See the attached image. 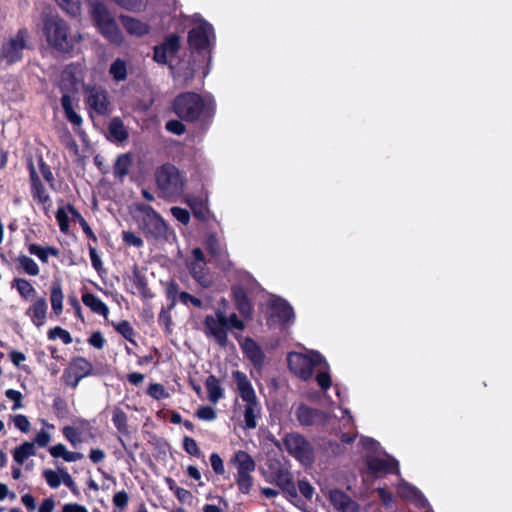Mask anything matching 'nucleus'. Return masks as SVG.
<instances>
[{
	"label": "nucleus",
	"instance_id": "f257e3e1",
	"mask_svg": "<svg viewBox=\"0 0 512 512\" xmlns=\"http://www.w3.org/2000/svg\"><path fill=\"white\" fill-rule=\"evenodd\" d=\"M171 109L181 120L198 123V130L206 133L215 117L216 102L210 94L202 96L199 93L187 91L178 94L173 99Z\"/></svg>",
	"mask_w": 512,
	"mask_h": 512
},
{
	"label": "nucleus",
	"instance_id": "f03ea898",
	"mask_svg": "<svg viewBox=\"0 0 512 512\" xmlns=\"http://www.w3.org/2000/svg\"><path fill=\"white\" fill-rule=\"evenodd\" d=\"M187 43L192 55L201 58L199 63L194 60L183 70L185 80H191L201 70L203 77L210 73L212 54L216 45V34L213 25L203 21L202 26L192 27L187 34Z\"/></svg>",
	"mask_w": 512,
	"mask_h": 512
},
{
	"label": "nucleus",
	"instance_id": "7ed1b4c3",
	"mask_svg": "<svg viewBox=\"0 0 512 512\" xmlns=\"http://www.w3.org/2000/svg\"><path fill=\"white\" fill-rule=\"evenodd\" d=\"M89 12L99 33L111 44L120 46L123 34L106 4L100 0H88Z\"/></svg>",
	"mask_w": 512,
	"mask_h": 512
},
{
	"label": "nucleus",
	"instance_id": "20e7f679",
	"mask_svg": "<svg viewBox=\"0 0 512 512\" xmlns=\"http://www.w3.org/2000/svg\"><path fill=\"white\" fill-rule=\"evenodd\" d=\"M135 210L141 213L139 228L147 239L155 241H169L175 238V233L170 229L163 217L150 205L138 203Z\"/></svg>",
	"mask_w": 512,
	"mask_h": 512
},
{
	"label": "nucleus",
	"instance_id": "39448f33",
	"mask_svg": "<svg viewBox=\"0 0 512 512\" xmlns=\"http://www.w3.org/2000/svg\"><path fill=\"white\" fill-rule=\"evenodd\" d=\"M287 362L291 373L303 381L312 378L316 367L325 366L328 368L325 357L315 350H311L307 354L290 352L287 356Z\"/></svg>",
	"mask_w": 512,
	"mask_h": 512
},
{
	"label": "nucleus",
	"instance_id": "423d86ee",
	"mask_svg": "<svg viewBox=\"0 0 512 512\" xmlns=\"http://www.w3.org/2000/svg\"><path fill=\"white\" fill-rule=\"evenodd\" d=\"M42 31L50 47L58 52L64 49V20L52 7H45L42 12Z\"/></svg>",
	"mask_w": 512,
	"mask_h": 512
},
{
	"label": "nucleus",
	"instance_id": "0eeeda50",
	"mask_svg": "<svg viewBox=\"0 0 512 512\" xmlns=\"http://www.w3.org/2000/svg\"><path fill=\"white\" fill-rule=\"evenodd\" d=\"M155 180L165 197L179 196L183 193L185 180L179 169L171 163H165L157 169Z\"/></svg>",
	"mask_w": 512,
	"mask_h": 512
},
{
	"label": "nucleus",
	"instance_id": "6e6552de",
	"mask_svg": "<svg viewBox=\"0 0 512 512\" xmlns=\"http://www.w3.org/2000/svg\"><path fill=\"white\" fill-rule=\"evenodd\" d=\"M287 453L303 466H311L315 461L313 445L302 434L290 432L282 439Z\"/></svg>",
	"mask_w": 512,
	"mask_h": 512
},
{
	"label": "nucleus",
	"instance_id": "1a4fd4ad",
	"mask_svg": "<svg viewBox=\"0 0 512 512\" xmlns=\"http://www.w3.org/2000/svg\"><path fill=\"white\" fill-rule=\"evenodd\" d=\"M29 33L26 28L18 30L15 37L3 43L0 51V59L6 64L12 65L20 61L23 57V51L27 48V39Z\"/></svg>",
	"mask_w": 512,
	"mask_h": 512
},
{
	"label": "nucleus",
	"instance_id": "9d476101",
	"mask_svg": "<svg viewBox=\"0 0 512 512\" xmlns=\"http://www.w3.org/2000/svg\"><path fill=\"white\" fill-rule=\"evenodd\" d=\"M385 458L378 455L367 454L365 457V464L370 474H394L400 476L399 461L386 451L382 453Z\"/></svg>",
	"mask_w": 512,
	"mask_h": 512
},
{
	"label": "nucleus",
	"instance_id": "9b49d317",
	"mask_svg": "<svg viewBox=\"0 0 512 512\" xmlns=\"http://www.w3.org/2000/svg\"><path fill=\"white\" fill-rule=\"evenodd\" d=\"M99 374L84 357L73 358L66 369V386L75 388L83 378Z\"/></svg>",
	"mask_w": 512,
	"mask_h": 512
},
{
	"label": "nucleus",
	"instance_id": "f8f14e48",
	"mask_svg": "<svg viewBox=\"0 0 512 512\" xmlns=\"http://www.w3.org/2000/svg\"><path fill=\"white\" fill-rule=\"evenodd\" d=\"M267 307L270 319H276L282 326H290L295 321V312L292 305L280 296H273L269 299Z\"/></svg>",
	"mask_w": 512,
	"mask_h": 512
},
{
	"label": "nucleus",
	"instance_id": "ddd939ff",
	"mask_svg": "<svg viewBox=\"0 0 512 512\" xmlns=\"http://www.w3.org/2000/svg\"><path fill=\"white\" fill-rule=\"evenodd\" d=\"M181 48V37L177 33H170L164 41L153 47V60L160 65H172L168 61V57H174Z\"/></svg>",
	"mask_w": 512,
	"mask_h": 512
},
{
	"label": "nucleus",
	"instance_id": "4468645a",
	"mask_svg": "<svg viewBox=\"0 0 512 512\" xmlns=\"http://www.w3.org/2000/svg\"><path fill=\"white\" fill-rule=\"evenodd\" d=\"M86 104L91 110L100 116H106L111 113L108 92L100 86H87Z\"/></svg>",
	"mask_w": 512,
	"mask_h": 512
},
{
	"label": "nucleus",
	"instance_id": "2eb2a0df",
	"mask_svg": "<svg viewBox=\"0 0 512 512\" xmlns=\"http://www.w3.org/2000/svg\"><path fill=\"white\" fill-rule=\"evenodd\" d=\"M397 492L402 499L412 502L417 508L431 510V505L422 491L405 479L400 478Z\"/></svg>",
	"mask_w": 512,
	"mask_h": 512
},
{
	"label": "nucleus",
	"instance_id": "dca6fc26",
	"mask_svg": "<svg viewBox=\"0 0 512 512\" xmlns=\"http://www.w3.org/2000/svg\"><path fill=\"white\" fill-rule=\"evenodd\" d=\"M295 417L302 427H311L327 421V413L321 409L313 408L300 403L295 409Z\"/></svg>",
	"mask_w": 512,
	"mask_h": 512
},
{
	"label": "nucleus",
	"instance_id": "f3484780",
	"mask_svg": "<svg viewBox=\"0 0 512 512\" xmlns=\"http://www.w3.org/2000/svg\"><path fill=\"white\" fill-rule=\"evenodd\" d=\"M204 246L208 253L222 264L224 270L233 267L232 261L228 258V252L224 249L215 232H208L204 240Z\"/></svg>",
	"mask_w": 512,
	"mask_h": 512
},
{
	"label": "nucleus",
	"instance_id": "a211bd4d",
	"mask_svg": "<svg viewBox=\"0 0 512 512\" xmlns=\"http://www.w3.org/2000/svg\"><path fill=\"white\" fill-rule=\"evenodd\" d=\"M240 347L244 356L251 362L255 369H263L266 355L257 341L251 337H245L244 340L240 342Z\"/></svg>",
	"mask_w": 512,
	"mask_h": 512
},
{
	"label": "nucleus",
	"instance_id": "6ab92c4d",
	"mask_svg": "<svg viewBox=\"0 0 512 512\" xmlns=\"http://www.w3.org/2000/svg\"><path fill=\"white\" fill-rule=\"evenodd\" d=\"M327 497L338 512H359V504L341 489H329Z\"/></svg>",
	"mask_w": 512,
	"mask_h": 512
},
{
	"label": "nucleus",
	"instance_id": "aec40b11",
	"mask_svg": "<svg viewBox=\"0 0 512 512\" xmlns=\"http://www.w3.org/2000/svg\"><path fill=\"white\" fill-rule=\"evenodd\" d=\"M204 328L205 334L211 336L221 348L227 347L229 327L226 324L214 320L212 315H207L204 319Z\"/></svg>",
	"mask_w": 512,
	"mask_h": 512
},
{
	"label": "nucleus",
	"instance_id": "412c9836",
	"mask_svg": "<svg viewBox=\"0 0 512 512\" xmlns=\"http://www.w3.org/2000/svg\"><path fill=\"white\" fill-rule=\"evenodd\" d=\"M232 377L236 383L239 396L245 404L259 402L252 383L244 372L235 370L232 372Z\"/></svg>",
	"mask_w": 512,
	"mask_h": 512
},
{
	"label": "nucleus",
	"instance_id": "4be33fe9",
	"mask_svg": "<svg viewBox=\"0 0 512 512\" xmlns=\"http://www.w3.org/2000/svg\"><path fill=\"white\" fill-rule=\"evenodd\" d=\"M231 296L234 305L240 315L245 319H251L253 313V305L242 285H234L231 287Z\"/></svg>",
	"mask_w": 512,
	"mask_h": 512
},
{
	"label": "nucleus",
	"instance_id": "5701e85b",
	"mask_svg": "<svg viewBox=\"0 0 512 512\" xmlns=\"http://www.w3.org/2000/svg\"><path fill=\"white\" fill-rule=\"evenodd\" d=\"M119 19L123 28L130 36L140 38L150 33L149 24L138 18L122 14Z\"/></svg>",
	"mask_w": 512,
	"mask_h": 512
},
{
	"label": "nucleus",
	"instance_id": "b1692460",
	"mask_svg": "<svg viewBox=\"0 0 512 512\" xmlns=\"http://www.w3.org/2000/svg\"><path fill=\"white\" fill-rule=\"evenodd\" d=\"M188 205L193 213V216L202 222L213 220L218 223L215 215L210 211L206 201L201 198H192L188 200Z\"/></svg>",
	"mask_w": 512,
	"mask_h": 512
},
{
	"label": "nucleus",
	"instance_id": "393cba45",
	"mask_svg": "<svg viewBox=\"0 0 512 512\" xmlns=\"http://www.w3.org/2000/svg\"><path fill=\"white\" fill-rule=\"evenodd\" d=\"M275 484L281 488L290 498H297L298 493L291 474L280 468L275 472Z\"/></svg>",
	"mask_w": 512,
	"mask_h": 512
},
{
	"label": "nucleus",
	"instance_id": "a878e982",
	"mask_svg": "<svg viewBox=\"0 0 512 512\" xmlns=\"http://www.w3.org/2000/svg\"><path fill=\"white\" fill-rule=\"evenodd\" d=\"M129 137L128 130L126 129L120 117H114L108 124V139L112 142L122 143Z\"/></svg>",
	"mask_w": 512,
	"mask_h": 512
},
{
	"label": "nucleus",
	"instance_id": "bb28decb",
	"mask_svg": "<svg viewBox=\"0 0 512 512\" xmlns=\"http://www.w3.org/2000/svg\"><path fill=\"white\" fill-rule=\"evenodd\" d=\"M232 462L237 468V474L251 473L256 467V463L252 456L243 450H239L234 454Z\"/></svg>",
	"mask_w": 512,
	"mask_h": 512
},
{
	"label": "nucleus",
	"instance_id": "cd10ccee",
	"mask_svg": "<svg viewBox=\"0 0 512 512\" xmlns=\"http://www.w3.org/2000/svg\"><path fill=\"white\" fill-rule=\"evenodd\" d=\"M28 168L30 171V180L32 185V195L34 199H37L41 203H45L48 199V195L45 192L44 187L41 184V181L37 175L35 166L32 160L28 161Z\"/></svg>",
	"mask_w": 512,
	"mask_h": 512
},
{
	"label": "nucleus",
	"instance_id": "c85d7f7f",
	"mask_svg": "<svg viewBox=\"0 0 512 512\" xmlns=\"http://www.w3.org/2000/svg\"><path fill=\"white\" fill-rule=\"evenodd\" d=\"M82 302L89 307L92 312L107 317L109 314L108 306L95 294L86 292L82 295Z\"/></svg>",
	"mask_w": 512,
	"mask_h": 512
},
{
	"label": "nucleus",
	"instance_id": "c756f323",
	"mask_svg": "<svg viewBox=\"0 0 512 512\" xmlns=\"http://www.w3.org/2000/svg\"><path fill=\"white\" fill-rule=\"evenodd\" d=\"M66 120L72 123L75 128V132L79 134L82 141L86 143L88 141L87 134L81 129L82 117L72 107L70 96L66 94Z\"/></svg>",
	"mask_w": 512,
	"mask_h": 512
},
{
	"label": "nucleus",
	"instance_id": "7c9ffc66",
	"mask_svg": "<svg viewBox=\"0 0 512 512\" xmlns=\"http://www.w3.org/2000/svg\"><path fill=\"white\" fill-rule=\"evenodd\" d=\"M205 387L210 402L215 404L224 397V389L221 386L220 380L215 375L211 374L206 378Z\"/></svg>",
	"mask_w": 512,
	"mask_h": 512
},
{
	"label": "nucleus",
	"instance_id": "2f4dec72",
	"mask_svg": "<svg viewBox=\"0 0 512 512\" xmlns=\"http://www.w3.org/2000/svg\"><path fill=\"white\" fill-rule=\"evenodd\" d=\"M261 405L259 402L245 404L244 407V423L246 429H255L257 427V419L260 417Z\"/></svg>",
	"mask_w": 512,
	"mask_h": 512
},
{
	"label": "nucleus",
	"instance_id": "473e14b6",
	"mask_svg": "<svg viewBox=\"0 0 512 512\" xmlns=\"http://www.w3.org/2000/svg\"><path fill=\"white\" fill-rule=\"evenodd\" d=\"M88 430V423L84 420L79 421L77 426L66 425V440H68L74 448L83 442L82 434Z\"/></svg>",
	"mask_w": 512,
	"mask_h": 512
},
{
	"label": "nucleus",
	"instance_id": "72a5a7b5",
	"mask_svg": "<svg viewBox=\"0 0 512 512\" xmlns=\"http://www.w3.org/2000/svg\"><path fill=\"white\" fill-rule=\"evenodd\" d=\"M112 423L115 426L118 433L120 434L119 437L130 436V431L128 427V417L127 414L121 408L115 407L113 409Z\"/></svg>",
	"mask_w": 512,
	"mask_h": 512
},
{
	"label": "nucleus",
	"instance_id": "f704fd0d",
	"mask_svg": "<svg viewBox=\"0 0 512 512\" xmlns=\"http://www.w3.org/2000/svg\"><path fill=\"white\" fill-rule=\"evenodd\" d=\"M206 263H190L188 266L189 273L192 278L203 288H208L211 281L206 275Z\"/></svg>",
	"mask_w": 512,
	"mask_h": 512
},
{
	"label": "nucleus",
	"instance_id": "c9c22d12",
	"mask_svg": "<svg viewBox=\"0 0 512 512\" xmlns=\"http://www.w3.org/2000/svg\"><path fill=\"white\" fill-rule=\"evenodd\" d=\"M132 159L130 154L125 153L117 157L113 167V174L115 178L123 179L129 172Z\"/></svg>",
	"mask_w": 512,
	"mask_h": 512
},
{
	"label": "nucleus",
	"instance_id": "e433bc0d",
	"mask_svg": "<svg viewBox=\"0 0 512 512\" xmlns=\"http://www.w3.org/2000/svg\"><path fill=\"white\" fill-rule=\"evenodd\" d=\"M30 310L32 312L31 318L33 323L38 327L43 325L47 313L46 300L44 298L36 300V302L33 304Z\"/></svg>",
	"mask_w": 512,
	"mask_h": 512
},
{
	"label": "nucleus",
	"instance_id": "4c0bfd02",
	"mask_svg": "<svg viewBox=\"0 0 512 512\" xmlns=\"http://www.w3.org/2000/svg\"><path fill=\"white\" fill-rule=\"evenodd\" d=\"M109 74L116 82H122L127 78V63L121 58H116L109 67Z\"/></svg>",
	"mask_w": 512,
	"mask_h": 512
},
{
	"label": "nucleus",
	"instance_id": "58836bf2",
	"mask_svg": "<svg viewBox=\"0 0 512 512\" xmlns=\"http://www.w3.org/2000/svg\"><path fill=\"white\" fill-rule=\"evenodd\" d=\"M35 454V446L31 442H24L21 446L14 450V460L22 465L26 459Z\"/></svg>",
	"mask_w": 512,
	"mask_h": 512
},
{
	"label": "nucleus",
	"instance_id": "ea45409f",
	"mask_svg": "<svg viewBox=\"0 0 512 512\" xmlns=\"http://www.w3.org/2000/svg\"><path fill=\"white\" fill-rule=\"evenodd\" d=\"M132 281L140 295L144 298L150 297L149 288L146 276L142 274L137 267L134 268L132 273Z\"/></svg>",
	"mask_w": 512,
	"mask_h": 512
},
{
	"label": "nucleus",
	"instance_id": "a19ab883",
	"mask_svg": "<svg viewBox=\"0 0 512 512\" xmlns=\"http://www.w3.org/2000/svg\"><path fill=\"white\" fill-rule=\"evenodd\" d=\"M114 329L126 340L132 344H136L134 340L135 331L127 320H121L118 323H113Z\"/></svg>",
	"mask_w": 512,
	"mask_h": 512
},
{
	"label": "nucleus",
	"instance_id": "79ce46f5",
	"mask_svg": "<svg viewBox=\"0 0 512 512\" xmlns=\"http://www.w3.org/2000/svg\"><path fill=\"white\" fill-rule=\"evenodd\" d=\"M18 263L27 274L31 276L39 274V267L32 258L26 255H21L18 257Z\"/></svg>",
	"mask_w": 512,
	"mask_h": 512
},
{
	"label": "nucleus",
	"instance_id": "37998d69",
	"mask_svg": "<svg viewBox=\"0 0 512 512\" xmlns=\"http://www.w3.org/2000/svg\"><path fill=\"white\" fill-rule=\"evenodd\" d=\"M14 284L20 295L25 299H29L35 293L34 287L26 279L16 278L14 280Z\"/></svg>",
	"mask_w": 512,
	"mask_h": 512
},
{
	"label": "nucleus",
	"instance_id": "c03bdc74",
	"mask_svg": "<svg viewBox=\"0 0 512 512\" xmlns=\"http://www.w3.org/2000/svg\"><path fill=\"white\" fill-rule=\"evenodd\" d=\"M117 5H119L121 8L133 11V12H139L142 9L145 8L147 0H113Z\"/></svg>",
	"mask_w": 512,
	"mask_h": 512
},
{
	"label": "nucleus",
	"instance_id": "a18cd8bd",
	"mask_svg": "<svg viewBox=\"0 0 512 512\" xmlns=\"http://www.w3.org/2000/svg\"><path fill=\"white\" fill-rule=\"evenodd\" d=\"M62 289L61 285L58 283L56 284L51 292V305L52 309L56 314H60L62 312Z\"/></svg>",
	"mask_w": 512,
	"mask_h": 512
},
{
	"label": "nucleus",
	"instance_id": "49530a36",
	"mask_svg": "<svg viewBox=\"0 0 512 512\" xmlns=\"http://www.w3.org/2000/svg\"><path fill=\"white\" fill-rule=\"evenodd\" d=\"M236 483L238 485V489L243 494H248L251 491L253 485V478L251 473L246 474H237Z\"/></svg>",
	"mask_w": 512,
	"mask_h": 512
},
{
	"label": "nucleus",
	"instance_id": "de8ad7c7",
	"mask_svg": "<svg viewBox=\"0 0 512 512\" xmlns=\"http://www.w3.org/2000/svg\"><path fill=\"white\" fill-rule=\"evenodd\" d=\"M179 285L176 281L171 280L166 286V297L170 301L169 309H173L176 306L177 298H179Z\"/></svg>",
	"mask_w": 512,
	"mask_h": 512
},
{
	"label": "nucleus",
	"instance_id": "09e8293b",
	"mask_svg": "<svg viewBox=\"0 0 512 512\" xmlns=\"http://www.w3.org/2000/svg\"><path fill=\"white\" fill-rule=\"evenodd\" d=\"M361 444H362L363 448L367 452H369L368 454L376 455V453L381 454L384 451L383 448L381 447V444L377 440H375L374 438H371V437H366V436L361 437Z\"/></svg>",
	"mask_w": 512,
	"mask_h": 512
},
{
	"label": "nucleus",
	"instance_id": "8fccbe9b",
	"mask_svg": "<svg viewBox=\"0 0 512 512\" xmlns=\"http://www.w3.org/2000/svg\"><path fill=\"white\" fill-rule=\"evenodd\" d=\"M165 129L174 135L181 136L186 132V126L183 123V120L179 119H170L165 123Z\"/></svg>",
	"mask_w": 512,
	"mask_h": 512
},
{
	"label": "nucleus",
	"instance_id": "3c124183",
	"mask_svg": "<svg viewBox=\"0 0 512 512\" xmlns=\"http://www.w3.org/2000/svg\"><path fill=\"white\" fill-rule=\"evenodd\" d=\"M147 393L155 400H162L169 397V393L165 387L160 383H152L149 385Z\"/></svg>",
	"mask_w": 512,
	"mask_h": 512
},
{
	"label": "nucleus",
	"instance_id": "603ef678",
	"mask_svg": "<svg viewBox=\"0 0 512 512\" xmlns=\"http://www.w3.org/2000/svg\"><path fill=\"white\" fill-rule=\"evenodd\" d=\"M172 216L183 225H187L190 222L191 215L189 210L186 208L173 206L170 209Z\"/></svg>",
	"mask_w": 512,
	"mask_h": 512
},
{
	"label": "nucleus",
	"instance_id": "864d4df0",
	"mask_svg": "<svg viewBox=\"0 0 512 512\" xmlns=\"http://www.w3.org/2000/svg\"><path fill=\"white\" fill-rule=\"evenodd\" d=\"M183 449L191 456L198 458L201 456V450L198 447L197 442L192 437L185 436L183 438Z\"/></svg>",
	"mask_w": 512,
	"mask_h": 512
},
{
	"label": "nucleus",
	"instance_id": "5fc2aeb1",
	"mask_svg": "<svg viewBox=\"0 0 512 512\" xmlns=\"http://www.w3.org/2000/svg\"><path fill=\"white\" fill-rule=\"evenodd\" d=\"M324 368H325L324 371H319L316 374V382H317L318 386L321 388V390L327 391L332 385V379H331L330 373L328 371L329 367L326 368L324 366Z\"/></svg>",
	"mask_w": 512,
	"mask_h": 512
},
{
	"label": "nucleus",
	"instance_id": "6e6d98bb",
	"mask_svg": "<svg viewBox=\"0 0 512 512\" xmlns=\"http://www.w3.org/2000/svg\"><path fill=\"white\" fill-rule=\"evenodd\" d=\"M122 240L125 244L136 248H141L144 245V242L141 239V237H139L132 231H123Z\"/></svg>",
	"mask_w": 512,
	"mask_h": 512
},
{
	"label": "nucleus",
	"instance_id": "4d7b16f0",
	"mask_svg": "<svg viewBox=\"0 0 512 512\" xmlns=\"http://www.w3.org/2000/svg\"><path fill=\"white\" fill-rule=\"evenodd\" d=\"M196 416L204 421H213L217 417L215 409L211 406H200L196 411Z\"/></svg>",
	"mask_w": 512,
	"mask_h": 512
},
{
	"label": "nucleus",
	"instance_id": "13d9d810",
	"mask_svg": "<svg viewBox=\"0 0 512 512\" xmlns=\"http://www.w3.org/2000/svg\"><path fill=\"white\" fill-rule=\"evenodd\" d=\"M171 309L162 307L158 315V323L160 326H164L166 332H171L172 318L170 314Z\"/></svg>",
	"mask_w": 512,
	"mask_h": 512
},
{
	"label": "nucleus",
	"instance_id": "bf43d9fd",
	"mask_svg": "<svg viewBox=\"0 0 512 512\" xmlns=\"http://www.w3.org/2000/svg\"><path fill=\"white\" fill-rule=\"evenodd\" d=\"M179 300L184 305H188L190 303L197 308H202L203 306V302L200 298H197L186 291L179 293Z\"/></svg>",
	"mask_w": 512,
	"mask_h": 512
},
{
	"label": "nucleus",
	"instance_id": "052dcab7",
	"mask_svg": "<svg viewBox=\"0 0 512 512\" xmlns=\"http://www.w3.org/2000/svg\"><path fill=\"white\" fill-rule=\"evenodd\" d=\"M210 464L217 475H222L225 472L223 460L220 455L216 452L211 453L210 455Z\"/></svg>",
	"mask_w": 512,
	"mask_h": 512
},
{
	"label": "nucleus",
	"instance_id": "680f3d73",
	"mask_svg": "<svg viewBox=\"0 0 512 512\" xmlns=\"http://www.w3.org/2000/svg\"><path fill=\"white\" fill-rule=\"evenodd\" d=\"M129 495L125 490L118 491L113 496V504L116 508L124 509L128 505Z\"/></svg>",
	"mask_w": 512,
	"mask_h": 512
},
{
	"label": "nucleus",
	"instance_id": "e2e57ef3",
	"mask_svg": "<svg viewBox=\"0 0 512 512\" xmlns=\"http://www.w3.org/2000/svg\"><path fill=\"white\" fill-rule=\"evenodd\" d=\"M226 325H227V327H229V331L231 329H236L239 331H242L245 329V322L242 319H240L236 313H231L227 317Z\"/></svg>",
	"mask_w": 512,
	"mask_h": 512
},
{
	"label": "nucleus",
	"instance_id": "0e129e2a",
	"mask_svg": "<svg viewBox=\"0 0 512 512\" xmlns=\"http://www.w3.org/2000/svg\"><path fill=\"white\" fill-rule=\"evenodd\" d=\"M5 396L12 400L14 402V405L12 407V409L15 411V410H18L22 407V394L21 392L17 391V390H14V389H8L6 392H5Z\"/></svg>",
	"mask_w": 512,
	"mask_h": 512
},
{
	"label": "nucleus",
	"instance_id": "69168bd1",
	"mask_svg": "<svg viewBox=\"0 0 512 512\" xmlns=\"http://www.w3.org/2000/svg\"><path fill=\"white\" fill-rule=\"evenodd\" d=\"M89 256L92 267L100 274L103 270V263L97 250L94 247L89 248Z\"/></svg>",
	"mask_w": 512,
	"mask_h": 512
},
{
	"label": "nucleus",
	"instance_id": "338daca9",
	"mask_svg": "<svg viewBox=\"0 0 512 512\" xmlns=\"http://www.w3.org/2000/svg\"><path fill=\"white\" fill-rule=\"evenodd\" d=\"M298 489L300 493L308 500H310L314 494V487L307 480H299Z\"/></svg>",
	"mask_w": 512,
	"mask_h": 512
},
{
	"label": "nucleus",
	"instance_id": "774afa93",
	"mask_svg": "<svg viewBox=\"0 0 512 512\" xmlns=\"http://www.w3.org/2000/svg\"><path fill=\"white\" fill-rule=\"evenodd\" d=\"M88 343L94 348L102 349L105 344V339L100 331H95L90 335Z\"/></svg>",
	"mask_w": 512,
	"mask_h": 512
}]
</instances>
